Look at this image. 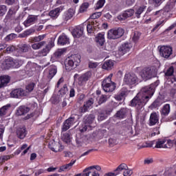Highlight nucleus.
<instances>
[{
	"mask_svg": "<svg viewBox=\"0 0 176 176\" xmlns=\"http://www.w3.org/2000/svg\"><path fill=\"white\" fill-rule=\"evenodd\" d=\"M6 12H8V8H6V6H0V17H2V16H5Z\"/></svg>",
	"mask_w": 176,
	"mask_h": 176,
	"instance_id": "obj_53",
	"label": "nucleus"
},
{
	"mask_svg": "<svg viewBox=\"0 0 176 176\" xmlns=\"http://www.w3.org/2000/svg\"><path fill=\"white\" fill-rule=\"evenodd\" d=\"M75 14V11L72 8H69L67 12L65 14V21H68V20H71L74 15Z\"/></svg>",
	"mask_w": 176,
	"mask_h": 176,
	"instance_id": "obj_36",
	"label": "nucleus"
},
{
	"mask_svg": "<svg viewBox=\"0 0 176 176\" xmlns=\"http://www.w3.org/2000/svg\"><path fill=\"white\" fill-rule=\"evenodd\" d=\"M138 94L143 98H146L147 101H149V99L152 98V96L155 94V85H151L142 87Z\"/></svg>",
	"mask_w": 176,
	"mask_h": 176,
	"instance_id": "obj_3",
	"label": "nucleus"
},
{
	"mask_svg": "<svg viewBox=\"0 0 176 176\" xmlns=\"http://www.w3.org/2000/svg\"><path fill=\"white\" fill-rule=\"evenodd\" d=\"M128 112H129V110L127 109V108H122L117 111L115 116L116 118H118V119H124V118L127 116Z\"/></svg>",
	"mask_w": 176,
	"mask_h": 176,
	"instance_id": "obj_26",
	"label": "nucleus"
},
{
	"mask_svg": "<svg viewBox=\"0 0 176 176\" xmlns=\"http://www.w3.org/2000/svg\"><path fill=\"white\" fill-rule=\"evenodd\" d=\"M45 38H46V34L39 35L32 38L33 44H32L31 47L33 50H39V49H42V47L45 46L38 52V54L41 57L47 56V54L50 53L52 48L54 47V41L51 40L47 44H46V41H43Z\"/></svg>",
	"mask_w": 176,
	"mask_h": 176,
	"instance_id": "obj_1",
	"label": "nucleus"
},
{
	"mask_svg": "<svg viewBox=\"0 0 176 176\" xmlns=\"http://www.w3.org/2000/svg\"><path fill=\"white\" fill-rule=\"evenodd\" d=\"M65 52H67V49H58L54 52V56L55 58H60V57H61L62 55L64 54V53H65Z\"/></svg>",
	"mask_w": 176,
	"mask_h": 176,
	"instance_id": "obj_42",
	"label": "nucleus"
},
{
	"mask_svg": "<svg viewBox=\"0 0 176 176\" xmlns=\"http://www.w3.org/2000/svg\"><path fill=\"white\" fill-rule=\"evenodd\" d=\"M176 0H169L164 8L165 12H173L174 8H175Z\"/></svg>",
	"mask_w": 176,
	"mask_h": 176,
	"instance_id": "obj_24",
	"label": "nucleus"
},
{
	"mask_svg": "<svg viewBox=\"0 0 176 176\" xmlns=\"http://www.w3.org/2000/svg\"><path fill=\"white\" fill-rule=\"evenodd\" d=\"M34 32H35V30L29 29V30L24 31V32H23L22 34H20L19 35V38H27V36H30V35H31L32 34H34Z\"/></svg>",
	"mask_w": 176,
	"mask_h": 176,
	"instance_id": "obj_40",
	"label": "nucleus"
},
{
	"mask_svg": "<svg viewBox=\"0 0 176 176\" xmlns=\"http://www.w3.org/2000/svg\"><path fill=\"white\" fill-rule=\"evenodd\" d=\"M94 104V99L90 98L88 100H87L83 107L80 108V112L84 113L85 112H87L89 108H93V104Z\"/></svg>",
	"mask_w": 176,
	"mask_h": 176,
	"instance_id": "obj_14",
	"label": "nucleus"
},
{
	"mask_svg": "<svg viewBox=\"0 0 176 176\" xmlns=\"http://www.w3.org/2000/svg\"><path fill=\"white\" fill-rule=\"evenodd\" d=\"M16 135L18 138H20V140H23V138H25V135H27V133H25V127H18L16 129Z\"/></svg>",
	"mask_w": 176,
	"mask_h": 176,
	"instance_id": "obj_28",
	"label": "nucleus"
},
{
	"mask_svg": "<svg viewBox=\"0 0 176 176\" xmlns=\"http://www.w3.org/2000/svg\"><path fill=\"white\" fill-rule=\"evenodd\" d=\"M96 41L97 43H99L100 46H102L104 43L105 42V38L104 37V34L99 33L98 36L96 38Z\"/></svg>",
	"mask_w": 176,
	"mask_h": 176,
	"instance_id": "obj_41",
	"label": "nucleus"
},
{
	"mask_svg": "<svg viewBox=\"0 0 176 176\" xmlns=\"http://www.w3.org/2000/svg\"><path fill=\"white\" fill-rule=\"evenodd\" d=\"M94 119H96V116L94 114H89L88 116H85L83 118V123L85 124H88L90 126L93 122H94Z\"/></svg>",
	"mask_w": 176,
	"mask_h": 176,
	"instance_id": "obj_31",
	"label": "nucleus"
},
{
	"mask_svg": "<svg viewBox=\"0 0 176 176\" xmlns=\"http://www.w3.org/2000/svg\"><path fill=\"white\" fill-rule=\"evenodd\" d=\"M10 108V104H6L0 109V116H5L8 113V110Z\"/></svg>",
	"mask_w": 176,
	"mask_h": 176,
	"instance_id": "obj_44",
	"label": "nucleus"
},
{
	"mask_svg": "<svg viewBox=\"0 0 176 176\" xmlns=\"http://www.w3.org/2000/svg\"><path fill=\"white\" fill-rule=\"evenodd\" d=\"M75 163H76V160H72L70 163L65 164V165H63L62 166H60V169L58 170V173H61L62 171H67L68 170H71V168H72V166H74V164H75Z\"/></svg>",
	"mask_w": 176,
	"mask_h": 176,
	"instance_id": "obj_32",
	"label": "nucleus"
},
{
	"mask_svg": "<svg viewBox=\"0 0 176 176\" xmlns=\"http://www.w3.org/2000/svg\"><path fill=\"white\" fill-rule=\"evenodd\" d=\"M58 93L61 97L65 96V94L68 93V87H67V85H64L63 87L59 90Z\"/></svg>",
	"mask_w": 176,
	"mask_h": 176,
	"instance_id": "obj_48",
	"label": "nucleus"
},
{
	"mask_svg": "<svg viewBox=\"0 0 176 176\" xmlns=\"http://www.w3.org/2000/svg\"><path fill=\"white\" fill-rule=\"evenodd\" d=\"M65 65L67 71H71L75 67V63L72 59H68L66 60Z\"/></svg>",
	"mask_w": 176,
	"mask_h": 176,
	"instance_id": "obj_38",
	"label": "nucleus"
},
{
	"mask_svg": "<svg viewBox=\"0 0 176 176\" xmlns=\"http://www.w3.org/2000/svg\"><path fill=\"white\" fill-rule=\"evenodd\" d=\"M173 74H174V67H170L166 70V72H165V76H172Z\"/></svg>",
	"mask_w": 176,
	"mask_h": 176,
	"instance_id": "obj_57",
	"label": "nucleus"
},
{
	"mask_svg": "<svg viewBox=\"0 0 176 176\" xmlns=\"http://www.w3.org/2000/svg\"><path fill=\"white\" fill-rule=\"evenodd\" d=\"M107 100H108V96H107V95L100 96L98 100V104L101 105V104H104V102H107Z\"/></svg>",
	"mask_w": 176,
	"mask_h": 176,
	"instance_id": "obj_51",
	"label": "nucleus"
},
{
	"mask_svg": "<svg viewBox=\"0 0 176 176\" xmlns=\"http://www.w3.org/2000/svg\"><path fill=\"white\" fill-rule=\"evenodd\" d=\"M58 45H60V46L69 45V38L65 34L60 35L58 38Z\"/></svg>",
	"mask_w": 176,
	"mask_h": 176,
	"instance_id": "obj_25",
	"label": "nucleus"
},
{
	"mask_svg": "<svg viewBox=\"0 0 176 176\" xmlns=\"http://www.w3.org/2000/svg\"><path fill=\"white\" fill-rule=\"evenodd\" d=\"M137 76L134 74H126L124 78V83L125 85H129L131 86L133 85H135L137 83Z\"/></svg>",
	"mask_w": 176,
	"mask_h": 176,
	"instance_id": "obj_10",
	"label": "nucleus"
},
{
	"mask_svg": "<svg viewBox=\"0 0 176 176\" xmlns=\"http://www.w3.org/2000/svg\"><path fill=\"white\" fill-rule=\"evenodd\" d=\"M134 14V10L129 9L125 10L122 15H119L118 16V20L120 21H123L126 20V19H129V17H131Z\"/></svg>",
	"mask_w": 176,
	"mask_h": 176,
	"instance_id": "obj_16",
	"label": "nucleus"
},
{
	"mask_svg": "<svg viewBox=\"0 0 176 176\" xmlns=\"http://www.w3.org/2000/svg\"><path fill=\"white\" fill-rule=\"evenodd\" d=\"M141 36V33L138 32H135L134 33L133 39L134 41V42H137V41H138L140 39V37Z\"/></svg>",
	"mask_w": 176,
	"mask_h": 176,
	"instance_id": "obj_63",
	"label": "nucleus"
},
{
	"mask_svg": "<svg viewBox=\"0 0 176 176\" xmlns=\"http://www.w3.org/2000/svg\"><path fill=\"white\" fill-rule=\"evenodd\" d=\"M63 140L66 144H69V142H71V136L69 135V133L64 134Z\"/></svg>",
	"mask_w": 176,
	"mask_h": 176,
	"instance_id": "obj_56",
	"label": "nucleus"
},
{
	"mask_svg": "<svg viewBox=\"0 0 176 176\" xmlns=\"http://www.w3.org/2000/svg\"><path fill=\"white\" fill-rule=\"evenodd\" d=\"M146 8V6H143L142 7H140V8H138L137 10V11L135 12V15L138 19H140L141 14H142V12H144V10H145V9Z\"/></svg>",
	"mask_w": 176,
	"mask_h": 176,
	"instance_id": "obj_46",
	"label": "nucleus"
},
{
	"mask_svg": "<svg viewBox=\"0 0 176 176\" xmlns=\"http://www.w3.org/2000/svg\"><path fill=\"white\" fill-rule=\"evenodd\" d=\"M148 100L146 98H143L142 96L138 94L131 101L132 107H136L138 109L144 108V106L146 104Z\"/></svg>",
	"mask_w": 176,
	"mask_h": 176,
	"instance_id": "obj_4",
	"label": "nucleus"
},
{
	"mask_svg": "<svg viewBox=\"0 0 176 176\" xmlns=\"http://www.w3.org/2000/svg\"><path fill=\"white\" fill-rule=\"evenodd\" d=\"M36 21H38V16L30 15L27 20L24 21L23 24L25 27H30L31 24H34V23H36Z\"/></svg>",
	"mask_w": 176,
	"mask_h": 176,
	"instance_id": "obj_23",
	"label": "nucleus"
},
{
	"mask_svg": "<svg viewBox=\"0 0 176 176\" xmlns=\"http://www.w3.org/2000/svg\"><path fill=\"white\" fill-rule=\"evenodd\" d=\"M101 14H102L101 12H95L91 14V16H90V19L92 20H96V19H99V17H101Z\"/></svg>",
	"mask_w": 176,
	"mask_h": 176,
	"instance_id": "obj_61",
	"label": "nucleus"
},
{
	"mask_svg": "<svg viewBox=\"0 0 176 176\" xmlns=\"http://www.w3.org/2000/svg\"><path fill=\"white\" fill-rule=\"evenodd\" d=\"M80 58H82V56L80 54H74L71 56V59L74 63L75 67H78L80 64Z\"/></svg>",
	"mask_w": 176,
	"mask_h": 176,
	"instance_id": "obj_39",
	"label": "nucleus"
},
{
	"mask_svg": "<svg viewBox=\"0 0 176 176\" xmlns=\"http://www.w3.org/2000/svg\"><path fill=\"white\" fill-rule=\"evenodd\" d=\"M16 36H17V35L16 34L12 33L10 34H8L6 37V41H13V39H16Z\"/></svg>",
	"mask_w": 176,
	"mask_h": 176,
	"instance_id": "obj_62",
	"label": "nucleus"
},
{
	"mask_svg": "<svg viewBox=\"0 0 176 176\" xmlns=\"http://www.w3.org/2000/svg\"><path fill=\"white\" fill-rule=\"evenodd\" d=\"M93 168H95V170H97V171H101V166L96 165V166H89L87 168H85L82 173V176H89V175H91V176H100V174L98 173V172L93 170Z\"/></svg>",
	"mask_w": 176,
	"mask_h": 176,
	"instance_id": "obj_9",
	"label": "nucleus"
},
{
	"mask_svg": "<svg viewBox=\"0 0 176 176\" xmlns=\"http://www.w3.org/2000/svg\"><path fill=\"white\" fill-rule=\"evenodd\" d=\"M159 52L161 57L166 60H171L173 58V47L163 45L160 47Z\"/></svg>",
	"mask_w": 176,
	"mask_h": 176,
	"instance_id": "obj_7",
	"label": "nucleus"
},
{
	"mask_svg": "<svg viewBox=\"0 0 176 176\" xmlns=\"http://www.w3.org/2000/svg\"><path fill=\"white\" fill-rule=\"evenodd\" d=\"M87 8H89V3H83L79 8V13H84L87 10Z\"/></svg>",
	"mask_w": 176,
	"mask_h": 176,
	"instance_id": "obj_49",
	"label": "nucleus"
},
{
	"mask_svg": "<svg viewBox=\"0 0 176 176\" xmlns=\"http://www.w3.org/2000/svg\"><path fill=\"white\" fill-rule=\"evenodd\" d=\"M102 137H108V131L104 129H99L98 131V138H102Z\"/></svg>",
	"mask_w": 176,
	"mask_h": 176,
	"instance_id": "obj_45",
	"label": "nucleus"
},
{
	"mask_svg": "<svg viewBox=\"0 0 176 176\" xmlns=\"http://www.w3.org/2000/svg\"><path fill=\"white\" fill-rule=\"evenodd\" d=\"M170 107L169 104H166L164 105L161 111V115L162 116H168V113H170Z\"/></svg>",
	"mask_w": 176,
	"mask_h": 176,
	"instance_id": "obj_37",
	"label": "nucleus"
},
{
	"mask_svg": "<svg viewBox=\"0 0 176 176\" xmlns=\"http://www.w3.org/2000/svg\"><path fill=\"white\" fill-rule=\"evenodd\" d=\"M19 67H21V61L19 60H13L12 67L19 68Z\"/></svg>",
	"mask_w": 176,
	"mask_h": 176,
	"instance_id": "obj_60",
	"label": "nucleus"
},
{
	"mask_svg": "<svg viewBox=\"0 0 176 176\" xmlns=\"http://www.w3.org/2000/svg\"><path fill=\"white\" fill-rule=\"evenodd\" d=\"M91 78V72H87L78 78V85H83L85 82H87Z\"/></svg>",
	"mask_w": 176,
	"mask_h": 176,
	"instance_id": "obj_18",
	"label": "nucleus"
},
{
	"mask_svg": "<svg viewBox=\"0 0 176 176\" xmlns=\"http://www.w3.org/2000/svg\"><path fill=\"white\" fill-rule=\"evenodd\" d=\"M96 29L93 27V25L89 22V23L87 25V30L88 34H91L94 32Z\"/></svg>",
	"mask_w": 176,
	"mask_h": 176,
	"instance_id": "obj_59",
	"label": "nucleus"
},
{
	"mask_svg": "<svg viewBox=\"0 0 176 176\" xmlns=\"http://www.w3.org/2000/svg\"><path fill=\"white\" fill-rule=\"evenodd\" d=\"M72 35L74 38H80V36L83 35V28L78 26L74 29Z\"/></svg>",
	"mask_w": 176,
	"mask_h": 176,
	"instance_id": "obj_30",
	"label": "nucleus"
},
{
	"mask_svg": "<svg viewBox=\"0 0 176 176\" xmlns=\"http://www.w3.org/2000/svg\"><path fill=\"white\" fill-rule=\"evenodd\" d=\"M78 115H72L67 120H66L63 124L62 131H67L69 130L71 126L78 122Z\"/></svg>",
	"mask_w": 176,
	"mask_h": 176,
	"instance_id": "obj_8",
	"label": "nucleus"
},
{
	"mask_svg": "<svg viewBox=\"0 0 176 176\" xmlns=\"http://www.w3.org/2000/svg\"><path fill=\"white\" fill-rule=\"evenodd\" d=\"M34 87H35V83L30 82L25 87V89L27 90L28 93H31L34 90Z\"/></svg>",
	"mask_w": 176,
	"mask_h": 176,
	"instance_id": "obj_54",
	"label": "nucleus"
},
{
	"mask_svg": "<svg viewBox=\"0 0 176 176\" xmlns=\"http://www.w3.org/2000/svg\"><path fill=\"white\" fill-rule=\"evenodd\" d=\"M17 9H19V7H16V9L12 7L9 9L3 21L4 23H8V21H10V20H13L14 19V14H16V12H17Z\"/></svg>",
	"mask_w": 176,
	"mask_h": 176,
	"instance_id": "obj_13",
	"label": "nucleus"
},
{
	"mask_svg": "<svg viewBox=\"0 0 176 176\" xmlns=\"http://www.w3.org/2000/svg\"><path fill=\"white\" fill-rule=\"evenodd\" d=\"M53 146H52V144H48V147L51 151L53 152L57 153V152H61L64 150V146L61 145V144L58 143H52Z\"/></svg>",
	"mask_w": 176,
	"mask_h": 176,
	"instance_id": "obj_22",
	"label": "nucleus"
},
{
	"mask_svg": "<svg viewBox=\"0 0 176 176\" xmlns=\"http://www.w3.org/2000/svg\"><path fill=\"white\" fill-rule=\"evenodd\" d=\"M131 174H133V170L131 169H125V170L123 172V175L124 176H131Z\"/></svg>",
	"mask_w": 176,
	"mask_h": 176,
	"instance_id": "obj_64",
	"label": "nucleus"
},
{
	"mask_svg": "<svg viewBox=\"0 0 176 176\" xmlns=\"http://www.w3.org/2000/svg\"><path fill=\"white\" fill-rule=\"evenodd\" d=\"M13 67V58L7 57L1 65V68L3 69H9Z\"/></svg>",
	"mask_w": 176,
	"mask_h": 176,
	"instance_id": "obj_15",
	"label": "nucleus"
},
{
	"mask_svg": "<svg viewBox=\"0 0 176 176\" xmlns=\"http://www.w3.org/2000/svg\"><path fill=\"white\" fill-rule=\"evenodd\" d=\"M140 76L142 79H145L146 80L152 79V78L156 76V69L154 67H146L141 71Z\"/></svg>",
	"mask_w": 176,
	"mask_h": 176,
	"instance_id": "obj_5",
	"label": "nucleus"
},
{
	"mask_svg": "<svg viewBox=\"0 0 176 176\" xmlns=\"http://www.w3.org/2000/svg\"><path fill=\"white\" fill-rule=\"evenodd\" d=\"M76 143L78 148L85 146V145H86V137L82 135H77L76 138Z\"/></svg>",
	"mask_w": 176,
	"mask_h": 176,
	"instance_id": "obj_21",
	"label": "nucleus"
},
{
	"mask_svg": "<svg viewBox=\"0 0 176 176\" xmlns=\"http://www.w3.org/2000/svg\"><path fill=\"white\" fill-rule=\"evenodd\" d=\"M47 71H48V74L47 78L48 79L52 80L54 76H56V74H57V67L54 65L50 66Z\"/></svg>",
	"mask_w": 176,
	"mask_h": 176,
	"instance_id": "obj_20",
	"label": "nucleus"
},
{
	"mask_svg": "<svg viewBox=\"0 0 176 176\" xmlns=\"http://www.w3.org/2000/svg\"><path fill=\"white\" fill-rule=\"evenodd\" d=\"M127 168H128L127 164H121L114 170L115 174H116V175H119V174H120V173H122V171H124L125 170H127Z\"/></svg>",
	"mask_w": 176,
	"mask_h": 176,
	"instance_id": "obj_35",
	"label": "nucleus"
},
{
	"mask_svg": "<svg viewBox=\"0 0 176 176\" xmlns=\"http://www.w3.org/2000/svg\"><path fill=\"white\" fill-rule=\"evenodd\" d=\"M9 82H10V77H9L8 76H0V89H2V87L6 86V85H8Z\"/></svg>",
	"mask_w": 176,
	"mask_h": 176,
	"instance_id": "obj_33",
	"label": "nucleus"
},
{
	"mask_svg": "<svg viewBox=\"0 0 176 176\" xmlns=\"http://www.w3.org/2000/svg\"><path fill=\"white\" fill-rule=\"evenodd\" d=\"M63 9H64L63 6L58 7L54 10H51L49 12V16H50L51 19H57V17L60 16V13L63 12Z\"/></svg>",
	"mask_w": 176,
	"mask_h": 176,
	"instance_id": "obj_17",
	"label": "nucleus"
},
{
	"mask_svg": "<svg viewBox=\"0 0 176 176\" xmlns=\"http://www.w3.org/2000/svg\"><path fill=\"white\" fill-rule=\"evenodd\" d=\"M16 48L14 47V46L10 45L7 47L6 49L3 50V53H7L8 54H9L10 53L14 52Z\"/></svg>",
	"mask_w": 176,
	"mask_h": 176,
	"instance_id": "obj_55",
	"label": "nucleus"
},
{
	"mask_svg": "<svg viewBox=\"0 0 176 176\" xmlns=\"http://www.w3.org/2000/svg\"><path fill=\"white\" fill-rule=\"evenodd\" d=\"M157 123H159V114L156 112H153L150 115L149 126H155Z\"/></svg>",
	"mask_w": 176,
	"mask_h": 176,
	"instance_id": "obj_19",
	"label": "nucleus"
},
{
	"mask_svg": "<svg viewBox=\"0 0 176 176\" xmlns=\"http://www.w3.org/2000/svg\"><path fill=\"white\" fill-rule=\"evenodd\" d=\"M30 49H31L30 45L22 43L17 46L16 50L19 53H27L30 51Z\"/></svg>",
	"mask_w": 176,
	"mask_h": 176,
	"instance_id": "obj_27",
	"label": "nucleus"
},
{
	"mask_svg": "<svg viewBox=\"0 0 176 176\" xmlns=\"http://www.w3.org/2000/svg\"><path fill=\"white\" fill-rule=\"evenodd\" d=\"M28 112H30V108L25 107V106H21L16 111V115L18 116H21L25 115V113H28Z\"/></svg>",
	"mask_w": 176,
	"mask_h": 176,
	"instance_id": "obj_34",
	"label": "nucleus"
},
{
	"mask_svg": "<svg viewBox=\"0 0 176 176\" xmlns=\"http://www.w3.org/2000/svg\"><path fill=\"white\" fill-rule=\"evenodd\" d=\"M87 130H90V125H88L87 124L84 123L79 128V131H80V133H85V131H87Z\"/></svg>",
	"mask_w": 176,
	"mask_h": 176,
	"instance_id": "obj_47",
	"label": "nucleus"
},
{
	"mask_svg": "<svg viewBox=\"0 0 176 176\" xmlns=\"http://www.w3.org/2000/svg\"><path fill=\"white\" fill-rule=\"evenodd\" d=\"M124 34V30H123V28H113L109 30L107 34V38L109 39H119V38L123 36Z\"/></svg>",
	"mask_w": 176,
	"mask_h": 176,
	"instance_id": "obj_6",
	"label": "nucleus"
},
{
	"mask_svg": "<svg viewBox=\"0 0 176 176\" xmlns=\"http://www.w3.org/2000/svg\"><path fill=\"white\" fill-rule=\"evenodd\" d=\"M162 104H163V102H162V99L160 98H157L153 103H152V107H153V108H157L159 107H160V105H162Z\"/></svg>",
	"mask_w": 176,
	"mask_h": 176,
	"instance_id": "obj_50",
	"label": "nucleus"
},
{
	"mask_svg": "<svg viewBox=\"0 0 176 176\" xmlns=\"http://www.w3.org/2000/svg\"><path fill=\"white\" fill-rule=\"evenodd\" d=\"M104 5H105V0H99L96 4V10H98V9H101Z\"/></svg>",
	"mask_w": 176,
	"mask_h": 176,
	"instance_id": "obj_52",
	"label": "nucleus"
},
{
	"mask_svg": "<svg viewBox=\"0 0 176 176\" xmlns=\"http://www.w3.org/2000/svg\"><path fill=\"white\" fill-rule=\"evenodd\" d=\"M133 47L131 43H123L118 50V54L120 56H124L126 53H129L130 52V49Z\"/></svg>",
	"mask_w": 176,
	"mask_h": 176,
	"instance_id": "obj_11",
	"label": "nucleus"
},
{
	"mask_svg": "<svg viewBox=\"0 0 176 176\" xmlns=\"http://www.w3.org/2000/svg\"><path fill=\"white\" fill-rule=\"evenodd\" d=\"M107 111L106 113H100L98 117V120L99 122H102V120H105L107 119Z\"/></svg>",
	"mask_w": 176,
	"mask_h": 176,
	"instance_id": "obj_58",
	"label": "nucleus"
},
{
	"mask_svg": "<svg viewBox=\"0 0 176 176\" xmlns=\"http://www.w3.org/2000/svg\"><path fill=\"white\" fill-rule=\"evenodd\" d=\"M113 65H115V62H113L112 60H108L104 61L102 68L103 69H106L107 71H111V69L113 68Z\"/></svg>",
	"mask_w": 176,
	"mask_h": 176,
	"instance_id": "obj_29",
	"label": "nucleus"
},
{
	"mask_svg": "<svg viewBox=\"0 0 176 176\" xmlns=\"http://www.w3.org/2000/svg\"><path fill=\"white\" fill-rule=\"evenodd\" d=\"M155 144V148H168V146H167V144H166V140L159 139Z\"/></svg>",
	"mask_w": 176,
	"mask_h": 176,
	"instance_id": "obj_43",
	"label": "nucleus"
},
{
	"mask_svg": "<svg viewBox=\"0 0 176 176\" xmlns=\"http://www.w3.org/2000/svg\"><path fill=\"white\" fill-rule=\"evenodd\" d=\"M10 96L12 98H21V97L27 96V94H25L24 89L18 88L12 90L10 93Z\"/></svg>",
	"mask_w": 176,
	"mask_h": 176,
	"instance_id": "obj_12",
	"label": "nucleus"
},
{
	"mask_svg": "<svg viewBox=\"0 0 176 176\" xmlns=\"http://www.w3.org/2000/svg\"><path fill=\"white\" fill-rule=\"evenodd\" d=\"M113 74H110L102 82V87L106 93H111L116 89V83L112 82Z\"/></svg>",
	"mask_w": 176,
	"mask_h": 176,
	"instance_id": "obj_2",
	"label": "nucleus"
}]
</instances>
